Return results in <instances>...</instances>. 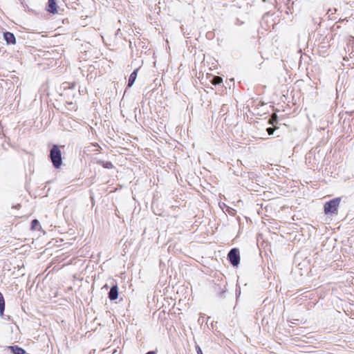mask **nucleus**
I'll return each instance as SVG.
<instances>
[{
	"label": "nucleus",
	"instance_id": "20e7f679",
	"mask_svg": "<svg viewBox=\"0 0 354 354\" xmlns=\"http://www.w3.org/2000/svg\"><path fill=\"white\" fill-rule=\"evenodd\" d=\"M3 37L8 44H16V38L13 33L6 32H4Z\"/></svg>",
	"mask_w": 354,
	"mask_h": 354
},
{
	"label": "nucleus",
	"instance_id": "f3484780",
	"mask_svg": "<svg viewBox=\"0 0 354 354\" xmlns=\"http://www.w3.org/2000/svg\"><path fill=\"white\" fill-rule=\"evenodd\" d=\"M241 293V290H239V292L237 290V289L236 290V297H238V294L239 295Z\"/></svg>",
	"mask_w": 354,
	"mask_h": 354
},
{
	"label": "nucleus",
	"instance_id": "ddd939ff",
	"mask_svg": "<svg viewBox=\"0 0 354 354\" xmlns=\"http://www.w3.org/2000/svg\"><path fill=\"white\" fill-rule=\"evenodd\" d=\"M266 131L268 132V135L271 136L273 135L274 129L272 127H268L266 129Z\"/></svg>",
	"mask_w": 354,
	"mask_h": 354
},
{
	"label": "nucleus",
	"instance_id": "aec40b11",
	"mask_svg": "<svg viewBox=\"0 0 354 354\" xmlns=\"http://www.w3.org/2000/svg\"><path fill=\"white\" fill-rule=\"evenodd\" d=\"M108 297L111 299V290L108 292Z\"/></svg>",
	"mask_w": 354,
	"mask_h": 354
},
{
	"label": "nucleus",
	"instance_id": "f257e3e1",
	"mask_svg": "<svg viewBox=\"0 0 354 354\" xmlns=\"http://www.w3.org/2000/svg\"><path fill=\"white\" fill-rule=\"evenodd\" d=\"M341 201V198H334L324 204V213L327 215H335L338 212V207Z\"/></svg>",
	"mask_w": 354,
	"mask_h": 354
},
{
	"label": "nucleus",
	"instance_id": "dca6fc26",
	"mask_svg": "<svg viewBox=\"0 0 354 354\" xmlns=\"http://www.w3.org/2000/svg\"><path fill=\"white\" fill-rule=\"evenodd\" d=\"M145 354H157L156 351H150L146 353Z\"/></svg>",
	"mask_w": 354,
	"mask_h": 354
},
{
	"label": "nucleus",
	"instance_id": "f8f14e48",
	"mask_svg": "<svg viewBox=\"0 0 354 354\" xmlns=\"http://www.w3.org/2000/svg\"><path fill=\"white\" fill-rule=\"evenodd\" d=\"M39 226V222L37 219H34L32 221L31 227L34 230H37Z\"/></svg>",
	"mask_w": 354,
	"mask_h": 354
},
{
	"label": "nucleus",
	"instance_id": "a211bd4d",
	"mask_svg": "<svg viewBox=\"0 0 354 354\" xmlns=\"http://www.w3.org/2000/svg\"><path fill=\"white\" fill-rule=\"evenodd\" d=\"M241 293V290H239V292L237 290V289L236 290V297H238V294L239 295Z\"/></svg>",
	"mask_w": 354,
	"mask_h": 354
},
{
	"label": "nucleus",
	"instance_id": "4468645a",
	"mask_svg": "<svg viewBox=\"0 0 354 354\" xmlns=\"http://www.w3.org/2000/svg\"><path fill=\"white\" fill-rule=\"evenodd\" d=\"M196 349L198 354H203V351L199 346H196Z\"/></svg>",
	"mask_w": 354,
	"mask_h": 354
},
{
	"label": "nucleus",
	"instance_id": "412c9836",
	"mask_svg": "<svg viewBox=\"0 0 354 354\" xmlns=\"http://www.w3.org/2000/svg\"><path fill=\"white\" fill-rule=\"evenodd\" d=\"M351 41H354V37L351 36Z\"/></svg>",
	"mask_w": 354,
	"mask_h": 354
},
{
	"label": "nucleus",
	"instance_id": "f03ea898",
	"mask_svg": "<svg viewBox=\"0 0 354 354\" xmlns=\"http://www.w3.org/2000/svg\"><path fill=\"white\" fill-rule=\"evenodd\" d=\"M50 158L56 169H59L62 165V153L57 145H53L50 149Z\"/></svg>",
	"mask_w": 354,
	"mask_h": 354
},
{
	"label": "nucleus",
	"instance_id": "1a4fd4ad",
	"mask_svg": "<svg viewBox=\"0 0 354 354\" xmlns=\"http://www.w3.org/2000/svg\"><path fill=\"white\" fill-rule=\"evenodd\" d=\"M118 288L117 284L112 283V301H114L118 298Z\"/></svg>",
	"mask_w": 354,
	"mask_h": 354
},
{
	"label": "nucleus",
	"instance_id": "0eeeda50",
	"mask_svg": "<svg viewBox=\"0 0 354 354\" xmlns=\"http://www.w3.org/2000/svg\"><path fill=\"white\" fill-rule=\"evenodd\" d=\"M47 10L50 13L57 12L56 2L55 0H48Z\"/></svg>",
	"mask_w": 354,
	"mask_h": 354
},
{
	"label": "nucleus",
	"instance_id": "4be33fe9",
	"mask_svg": "<svg viewBox=\"0 0 354 354\" xmlns=\"http://www.w3.org/2000/svg\"><path fill=\"white\" fill-rule=\"evenodd\" d=\"M115 352H116V350H115V349H114V351H112L111 354H115Z\"/></svg>",
	"mask_w": 354,
	"mask_h": 354
},
{
	"label": "nucleus",
	"instance_id": "9d476101",
	"mask_svg": "<svg viewBox=\"0 0 354 354\" xmlns=\"http://www.w3.org/2000/svg\"><path fill=\"white\" fill-rule=\"evenodd\" d=\"M5 309V301L3 297V295L0 292V315L3 314V311Z\"/></svg>",
	"mask_w": 354,
	"mask_h": 354
},
{
	"label": "nucleus",
	"instance_id": "423d86ee",
	"mask_svg": "<svg viewBox=\"0 0 354 354\" xmlns=\"http://www.w3.org/2000/svg\"><path fill=\"white\" fill-rule=\"evenodd\" d=\"M215 290L217 292V296L219 298L223 299L225 297V294L227 292L225 286H223V287H221V286H217L216 287H215Z\"/></svg>",
	"mask_w": 354,
	"mask_h": 354
},
{
	"label": "nucleus",
	"instance_id": "6e6552de",
	"mask_svg": "<svg viewBox=\"0 0 354 354\" xmlns=\"http://www.w3.org/2000/svg\"><path fill=\"white\" fill-rule=\"evenodd\" d=\"M10 349L14 354H25L26 351L24 348L18 346H10Z\"/></svg>",
	"mask_w": 354,
	"mask_h": 354
},
{
	"label": "nucleus",
	"instance_id": "39448f33",
	"mask_svg": "<svg viewBox=\"0 0 354 354\" xmlns=\"http://www.w3.org/2000/svg\"><path fill=\"white\" fill-rule=\"evenodd\" d=\"M138 71V68L134 70L131 73V75L129 77V80H128V84H127L128 87H131L133 85V84L137 78Z\"/></svg>",
	"mask_w": 354,
	"mask_h": 354
},
{
	"label": "nucleus",
	"instance_id": "2eb2a0df",
	"mask_svg": "<svg viewBox=\"0 0 354 354\" xmlns=\"http://www.w3.org/2000/svg\"><path fill=\"white\" fill-rule=\"evenodd\" d=\"M111 165L110 162H106V164L104 165V167L106 168H109Z\"/></svg>",
	"mask_w": 354,
	"mask_h": 354
},
{
	"label": "nucleus",
	"instance_id": "6ab92c4d",
	"mask_svg": "<svg viewBox=\"0 0 354 354\" xmlns=\"http://www.w3.org/2000/svg\"><path fill=\"white\" fill-rule=\"evenodd\" d=\"M237 22L236 23V24H242L243 22H240L239 19L236 20Z\"/></svg>",
	"mask_w": 354,
	"mask_h": 354
},
{
	"label": "nucleus",
	"instance_id": "7ed1b4c3",
	"mask_svg": "<svg viewBox=\"0 0 354 354\" xmlns=\"http://www.w3.org/2000/svg\"><path fill=\"white\" fill-rule=\"evenodd\" d=\"M227 259L234 267H237L240 263V252L236 248H232L227 254Z\"/></svg>",
	"mask_w": 354,
	"mask_h": 354
},
{
	"label": "nucleus",
	"instance_id": "9b49d317",
	"mask_svg": "<svg viewBox=\"0 0 354 354\" xmlns=\"http://www.w3.org/2000/svg\"><path fill=\"white\" fill-rule=\"evenodd\" d=\"M222 82L223 79L219 76H214L211 80V82L215 86L219 85L221 83H222Z\"/></svg>",
	"mask_w": 354,
	"mask_h": 354
}]
</instances>
